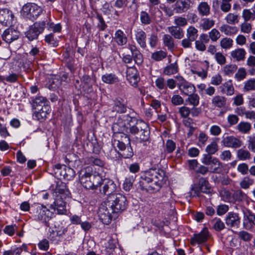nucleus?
<instances>
[{
    "label": "nucleus",
    "mask_w": 255,
    "mask_h": 255,
    "mask_svg": "<svg viewBox=\"0 0 255 255\" xmlns=\"http://www.w3.org/2000/svg\"><path fill=\"white\" fill-rule=\"evenodd\" d=\"M174 23L178 27H183L187 24V20L185 17L177 16L174 18Z\"/></svg>",
    "instance_id": "nucleus-59"
},
{
    "label": "nucleus",
    "mask_w": 255,
    "mask_h": 255,
    "mask_svg": "<svg viewBox=\"0 0 255 255\" xmlns=\"http://www.w3.org/2000/svg\"><path fill=\"white\" fill-rule=\"evenodd\" d=\"M231 56L237 61H243L245 58L246 52L244 48H238L231 52Z\"/></svg>",
    "instance_id": "nucleus-29"
},
{
    "label": "nucleus",
    "mask_w": 255,
    "mask_h": 255,
    "mask_svg": "<svg viewBox=\"0 0 255 255\" xmlns=\"http://www.w3.org/2000/svg\"><path fill=\"white\" fill-rule=\"evenodd\" d=\"M219 146L216 141H213L208 144L205 149L207 153L214 154L218 150Z\"/></svg>",
    "instance_id": "nucleus-49"
},
{
    "label": "nucleus",
    "mask_w": 255,
    "mask_h": 255,
    "mask_svg": "<svg viewBox=\"0 0 255 255\" xmlns=\"http://www.w3.org/2000/svg\"><path fill=\"white\" fill-rule=\"evenodd\" d=\"M176 148V143L172 140L168 139L165 143V151L167 153H172Z\"/></svg>",
    "instance_id": "nucleus-58"
},
{
    "label": "nucleus",
    "mask_w": 255,
    "mask_h": 255,
    "mask_svg": "<svg viewBox=\"0 0 255 255\" xmlns=\"http://www.w3.org/2000/svg\"><path fill=\"white\" fill-rule=\"evenodd\" d=\"M125 128V124L123 122L114 123L112 127V129L114 132L113 138L115 139L116 135L118 134H125L123 132Z\"/></svg>",
    "instance_id": "nucleus-35"
},
{
    "label": "nucleus",
    "mask_w": 255,
    "mask_h": 255,
    "mask_svg": "<svg viewBox=\"0 0 255 255\" xmlns=\"http://www.w3.org/2000/svg\"><path fill=\"white\" fill-rule=\"evenodd\" d=\"M165 173L160 169H150L141 176L139 183L142 190L147 192L158 190L165 181Z\"/></svg>",
    "instance_id": "nucleus-1"
},
{
    "label": "nucleus",
    "mask_w": 255,
    "mask_h": 255,
    "mask_svg": "<svg viewBox=\"0 0 255 255\" xmlns=\"http://www.w3.org/2000/svg\"><path fill=\"white\" fill-rule=\"evenodd\" d=\"M13 15L7 8L0 9V23L3 25H9L12 23Z\"/></svg>",
    "instance_id": "nucleus-17"
},
{
    "label": "nucleus",
    "mask_w": 255,
    "mask_h": 255,
    "mask_svg": "<svg viewBox=\"0 0 255 255\" xmlns=\"http://www.w3.org/2000/svg\"><path fill=\"white\" fill-rule=\"evenodd\" d=\"M254 183V180L249 176H246L243 178L240 183V187L243 189H248L250 186Z\"/></svg>",
    "instance_id": "nucleus-47"
},
{
    "label": "nucleus",
    "mask_w": 255,
    "mask_h": 255,
    "mask_svg": "<svg viewBox=\"0 0 255 255\" xmlns=\"http://www.w3.org/2000/svg\"><path fill=\"white\" fill-rule=\"evenodd\" d=\"M248 148L255 153V135L248 137Z\"/></svg>",
    "instance_id": "nucleus-64"
},
{
    "label": "nucleus",
    "mask_w": 255,
    "mask_h": 255,
    "mask_svg": "<svg viewBox=\"0 0 255 255\" xmlns=\"http://www.w3.org/2000/svg\"><path fill=\"white\" fill-rule=\"evenodd\" d=\"M225 221L229 227H238L240 224V218L238 214L230 212L226 216Z\"/></svg>",
    "instance_id": "nucleus-20"
},
{
    "label": "nucleus",
    "mask_w": 255,
    "mask_h": 255,
    "mask_svg": "<svg viewBox=\"0 0 255 255\" xmlns=\"http://www.w3.org/2000/svg\"><path fill=\"white\" fill-rule=\"evenodd\" d=\"M200 97L197 94H190L188 95V98L186 99V102H188L190 105L196 107L199 104Z\"/></svg>",
    "instance_id": "nucleus-39"
},
{
    "label": "nucleus",
    "mask_w": 255,
    "mask_h": 255,
    "mask_svg": "<svg viewBox=\"0 0 255 255\" xmlns=\"http://www.w3.org/2000/svg\"><path fill=\"white\" fill-rule=\"evenodd\" d=\"M172 104L175 106H179L183 104V98L179 95H173L171 99Z\"/></svg>",
    "instance_id": "nucleus-61"
},
{
    "label": "nucleus",
    "mask_w": 255,
    "mask_h": 255,
    "mask_svg": "<svg viewBox=\"0 0 255 255\" xmlns=\"http://www.w3.org/2000/svg\"><path fill=\"white\" fill-rule=\"evenodd\" d=\"M32 106L35 110L33 118L42 122L44 121L50 111L49 101L44 97L37 96L32 100Z\"/></svg>",
    "instance_id": "nucleus-2"
},
{
    "label": "nucleus",
    "mask_w": 255,
    "mask_h": 255,
    "mask_svg": "<svg viewBox=\"0 0 255 255\" xmlns=\"http://www.w3.org/2000/svg\"><path fill=\"white\" fill-rule=\"evenodd\" d=\"M251 128V124L247 122H241L237 127V129L243 133H249Z\"/></svg>",
    "instance_id": "nucleus-38"
},
{
    "label": "nucleus",
    "mask_w": 255,
    "mask_h": 255,
    "mask_svg": "<svg viewBox=\"0 0 255 255\" xmlns=\"http://www.w3.org/2000/svg\"><path fill=\"white\" fill-rule=\"evenodd\" d=\"M140 20L142 24H149L151 22V18L148 13L144 11H141L140 13Z\"/></svg>",
    "instance_id": "nucleus-55"
},
{
    "label": "nucleus",
    "mask_w": 255,
    "mask_h": 255,
    "mask_svg": "<svg viewBox=\"0 0 255 255\" xmlns=\"http://www.w3.org/2000/svg\"><path fill=\"white\" fill-rule=\"evenodd\" d=\"M209 165V171L211 173L220 174L222 172L223 163L217 158Z\"/></svg>",
    "instance_id": "nucleus-26"
},
{
    "label": "nucleus",
    "mask_w": 255,
    "mask_h": 255,
    "mask_svg": "<svg viewBox=\"0 0 255 255\" xmlns=\"http://www.w3.org/2000/svg\"><path fill=\"white\" fill-rule=\"evenodd\" d=\"M114 39L119 46L126 45L128 42L127 36L121 29H118L115 32Z\"/></svg>",
    "instance_id": "nucleus-24"
},
{
    "label": "nucleus",
    "mask_w": 255,
    "mask_h": 255,
    "mask_svg": "<svg viewBox=\"0 0 255 255\" xmlns=\"http://www.w3.org/2000/svg\"><path fill=\"white\" fill-rule=\"evenodd\" d=\"M112 37L109 34H105L104 37L100 40L99 46L102 48H107L109 46L112 41Z\"/></svg>",
    "instance_id": "nucleus-43"
},
{
    "label": "nucleus",
    "mask_w": 255,
    "mask_h": 255,
    "mask_svg": "<svg viewBox=\"0 0 255 255\" xmlns=\"http://www.w3.org/2000/svg\"><path fill=\"white\" fill-rule=\"evenodd\" d=\"M19 32L13 28H8L5 29L2 34V39L7 43H10L17 40L19 36Z\"/></svg>",
    "instance_id": "nucleus-15"
},
{
    "label": "nucleus",
    "mask_w": 255,
    "mask_h": 255,
    "mask_svg": "<svg viewBox=\"0 0 255 255\" xmlns=\"http://www.w3.org/2000/svg\"><path fill=\"white\" fill-rule=\"evenodd\" d=\"M65 169V179L67 180H70L72 179L75 175L74 170L70 167L67 166H63Z\"/></svg>",
    "instance_id": "nucleus-57"
},
{
    "label": "nucleus",
    "mask_w": 255,
    "mask_h": 255,
    "mask_svg": "<svg viewBox=\"0 0 255 255\" xmlns=\"http://www.w3.org/2000/svg\"><path fill=\"white\" fill-rule=\"evenodd\" d=\"M212 154L208 153L204 154L201 161L203 164L206 165H209L213 162V160L216 157H212Z\"/></svg>",
    "instance_id": "nucleus-60"
},
{
    "label": "nucleus",
    "mask_w": 255,
    "mask_h": 255,
    "mask_svg": "<svg viewBox=\"0 0 255 255\" xmlns=\"http://www.w3.org/2000/svg\"><path fill=\"white\" fill-rule=\"evenodd\" d=\"M115 147L121 151L120 154L124 158H129L133 155L132 148L130 145V140L126 134H118L113 141Z\"/></svg>",
    "instance_id": "nucleus-3"
},
{
    "label": "nucleus",
    "mask_w": 255,
    "mask_h": 255,
    "mask_svg": "<svg viewBox=\"0 0 255 255\" xmlns=\"http://www.w3.org/2000/svg\"><path fill=\"white\" fill-rule=\"evenodd\" d=\"M244 90L246 92L255 90V79H251L245 82Z\"/></svg>",
    "instance_id": "nucleus-52"
},
{
    "label": "nucleus",
    "mask_w": 255,
    "mask_h": 255,
    "mask_svg": "<svg viewBox=\"0 0 255 255\" xmlns=\"http://www.w3.org/2000/svg\"><path fill=\"white\" fill-rule=\"evenodd\" d=\"M45 41L49 45H51L52 47H56L58 45V40L53 33H50L45 35L44 38Z\"/></svg>",
    "instance_id": "nucleus-44"
},
{
    "label": "nucleus",
    "mask_w": 255,
    "mask_h": 255,
    "mask_svg": "<svg viewBox=\"0 0 255 255\" xmlns=\"http://www.w3.org/2000/svg\"><path fill=\"white\" fill-rule=\"evenodd\" d=\"M178 67L177 64L175 62L167 66L164 70V73L167 75H171L176 73L178 72Z\"/></svg>",
    "instance_id": "nucleus-41"
},
{
    "label": "nucleus",
    "mask_w": 255,
    "mask_h": 255,
    "mask_svg": "<svg viewBox=\"0 0 255 255\" xmlns=\"http://www.w3.org/2000/svg\"><path fill=\"white\" fill-rule=\"evenodd\" d=\"M247 73L244 67H240L238 69L237 73L235 75V78L238 81H240L245 79L247 76Z\"/></svg>",
    "instance_id": "nucleus-51"
},
{
    "label": "nucleus",
    "mask_w": 255,
    "mask_h": 255,
    "mask_svg": "<svg viewBox=\"0 0 255 255\" xmlns=\"http://www.w3.org/2000/svg\"><path fill=\"white\" fill-rule=\"evenodd\" d=\"M215 24V21L209 18H203L201 19L199 27L203 30L207 31Z\"/></svg>",
    "instance_id": "nucleus-32"
},
{
    "label": "nucleus",
    "mask_w": 255,
    "mask_h": 255,
    "mask_svg": "<svg viewBox=\"0 0 255 255\" xmlns=\"http://www.w3.org/2000/svg\"><path fill=\"white\" fill-rule=\"evenodd\" d=\"M240 17L238 15L229 13L225 17V20L227 23L229 24H234L237 23L239 21Z\"/></svg>",
    "instance_id": "nucleus-46"
},
{
    "label": "nucleus",
    "mask_w": 255,
    "mask_h": 255,
    "mask_svg": "<svg viewBox=\"0 0 255 255\" xmlns=\"http://www.w3.org/2000/svg\"><path fill=\"white\" fill-rule=\"evenodd\" d=\"M166 56L167 53L166 52L159 50L153 52L151 55V58L155 61H159L165 58Z\"/></svg>",
    "instance_id": "nucleus-54"
},
{
    "label": "nucleus",
    "mask_w": 255,
    "mask_h": 255,
    "mask_svg": "<svg viewBox=\"0 0 255 255\" xmlns=\"http://www.w3.org/2000/svg\"><path fill=\"white\" fill-rule=\"evenodd\" d=\"M102 80L103 82L108 84H115L119 81L118 77L113 73H106L103 75L102 77Z\"/></svg>",
    "instance_id": "nucleus-33"
},
{
    "label": "nucleus",
    "mask_w": 255,
    "mask_h": 255,
    "mask_svg": "<svg viewBox=\"0 0 255 255\" xmlns=\"http://www.w3.org/2000/svg\"><path fill=\"white\" fill-rule=\"evenodd\" d=\"M208 239V231L203 230L199 234H195L191 239V244L195 246L197 244H201L205 242Z\"/></svg>",
    "instance_id": "nucleus-21"
},
{
    "label": "nucleus",
    "mask_w": 255,
    "mask_h": 255,
    "mask_svg": "<svg viewBox=\"0 0 255 255\" xmlns=\"http://www.w3.org/2000/svg\"><path fill=\"white\" fill-rule=\"evenodd\" d=\"M135 39L137 43L142 47L145 48L146 46V35L142 29L138 28L134 31Z\"/></svg>",
    "instance_id": "nucleus-22"
},
{
    "label": "nucleus",
    "mask_w": 255,
    "mask_h": 255,
    "mask_svg": "<svg viewBox=\"0 0 255 255\" xmlns=\"http://www.w3.org/2000/svg\"><path fill=\"white\" fill-rule=\"evenodd\" d=\"M233 44V40L230 38L225 37L220 41L221 47L225 49H228L231 48Z\"/></svg>",
    "instance_id": "nucleus-53"
},
{
    "label": "nucleus",
    "mask_w": 255,
    "mask_h": 255,
    "mask_svg": "<svg viewBox=\"0 0 255 255\" xmlns=\"http://www.w3.org/2000/svg\"><path fill=\"white\" fill-rule=\"evenodd\" d=\"M112 207H108V204L105 201L102 203L98 212L100 220L104 224L108 225L113 219H116L118 216L113 212Z\"/></svg>",
    "instance_id": "nucleus-8"
},
{
    "label": "nucleus",
    "mask_w": 255,
    "mask_h": 255,
    "mask_svg": "<svg viewBox=\"0 0 255 255\" xmlns=\"http://www.w3.org/2000/svg\"><path fill=\"white\" fill-rule=\"evenodd\" d=\"M246 194L241 190H235L233 194V197L236 201H242L246 198Z\"/></svg>",
    "instance_id": "nucleus-56"
},
{
    "label": "nucleus",
    "mask_w": 255,
    "mask_h": 255,
    "mask_svg": "<svg viewBox=\"0 0 255 255\" xmlns=\"http://www.w3.org/2000/svg\"><path fill=\"white\" fill-rule=\"evenodd\" d=\"M65 197L61 195H57L53 204L50 205V208L57 210L58 214L64 215L67 213L66 202L64 200Z\"/></svg>",
    "instance_id": "nucleus-13"
},
{
    "label": "nucleus",
    "mask_w": 255,
    "mask_h": 255,
    "mask_svg": "<svg viewBox=\"0 0 255 255\" xmlns=\"http://www.w3.org/2000/svg\"><path fill=\"white\" fill-rule=\"evenodd\" d=\"M199 15L201 16H207L210 14V6L205 1L200 2L197 7Z\"/></svg>",
    "instance_id": "nucleus-27"
},
{
    "label": "nucleus",
    "mask_w": 255,
    "mask_h": 255,
    "mask_svg": "<svg viewBox=\"0 0 255 255\" xmlns=\"http://www.w3.org/2000/svg\"><path fill=\"white\" fill-rule=\"evenodd\" d=\"M105 201L108 204V207H112L113 212L118 216L119 213L126 209L128 205L126 197L121 193H116L108 196Z\"/></svg>",
    "instance_id": "nucleus-5"
},
{
    "label": "nucleus",
    "mask_w": 255,
    "mask_h": 255,
    "mask_svg": "<svg viewBox=\"0 0 255 255\" xmlns=\"http://www.w3.org/2000/svg\"><path fill=\"white\" fill-rule=\"evenodd\" d=\"M252 24L245 21L241 24V31L244 33H250L252 30Z\"/></svg>",
    "instance_id": "nucleus-62"
},
{
    "label": "nucleus",
    "mask_w": 255,
    "mask_h": 255,
    "mask_svg": "<svg viewBox=\"0 0 255 255\" xmlns=\"http://www.w3.org/2000/svg\"><path fill=\"white\" fill-rule=\"evenodd\" d=\"M212 104L217 107H224L226 104V99L224 97L221 96H216L212 99Z\"/></svg>",
    "instance_id": "nucleus-36"
},
{
    "label": "nucleus",
    "mask_w": 255,
    "mask_h": 255,
    "mask_svg": "<svg viewBox=\"0 0 255 255\" xmlns=\"http://www.w3.org/2000/svg\"><path fill=\"white\" fill-rule=\"evenodd\" d=\"M198 31L195 27L190 26L187 29L186 36L194 41L198 37Z\"/></svg>",
    "instance_id": "nucleus-42"
},
{
    "label": "nucleus",
    "mask_w": 255,
    "mask_h": 255,
    "mask_svg": "<svg viewBox=\"0 0 255 255\" xmlns=\"http://www.w3.org/2000/svg\"><path fill=\"white\" fill-rule=\"evenodd\" d=\"M155 84L159 90L166 89L164 79L161 77H158L156 79Z\"/></svg>",
    "instance_id": "nucleus-63"
},
{
    "label": "nucleus",
    "mask_w": 255,
    "mask_h": 255,
    "mask_svg": "<svg viewBox=\"0 0 255 255\" xmlns=\"http://www.w3.org/2000/svg\"><path fill=\"white\" fill-rule=\"evenodd\" d=\"M193 4L192 0H177L173 6V10L176 13L186 12Z\"/></svg>",
    "instance_id": "nucleus-14"
},
{
    "label": "nucleus",
    "mask_w": 255,
    "mask_h": 255,
    "mask_svg": "<svg viewBox=\"0 0 255 255\" xmlns=\"http://www.w3.org/2000/svg\"><path fill=\"white\" fill-rule=\"evenodd\" d=\"M238 67L236 64H228L223 67V72L226 75H231L236 71Z\"/></svg>",
    "instance_id": "nucleus-50"
},
{
    "label": "nucleus",
    "mask_w": 255,
    "mask_h": 255,
    "mask_svg": "<svg viewBox=\"0 0 255 255\" xmlns=\"http://www.w3.org/2000/svg\"><path fill=\"white\" fill-rule=\"evenodd\" d=\"M221 92L228 96H232L234 93V88L231 80H229L224 83L220 87Z\"/></svg>",
    "instance_id": "nucleus-30"
},
{
    "label": "nucleus",
    "mask_w": 255,
    "mask_h": 255,
    "mask_svg": "<svg viewBox=\"0 0 255 255\" xmlns=\"http://www.w3.org/2000/svg\"><path fill=\"white\" fill-rule=\"evenodd\" d=\"M237 157L240 160H247L251 159V154L247 149L241 148L237 151Z\"/></svg>",
    "instance_id": "nucleus-40"
},
{
    "label": "nucleus",
    "mask_w": 255,
    "mask_h": 255,
    "mask_svg": "<svg viewBox=\"0 0 255 255\" xmlns=\"http://www.w3.org/2000/svg\"><path fill=\"white\" fill-rule=\"evenodd\" d=\"M44 21L35 22L31 25L28 30L25 32V36L29 41L37 39L39 35L41 33L45 27Z\"/></svg>",
    "instance_id": "nucleus-10"
},
{
    "label": "nucleus",
    "mask_w": 255,
    "mask_h": 255,
    "mask_svg": "<svg viewBox=\"0 0 255 255\" xmlns=\"http://www.w3.org/2000/svg\"><path fill=\"white\" fill-rule=\"evenodd\" d=\"M127 79L131 86L136 87L140 79L136 69L134 67L128 68L127 70Z\"/></svg>",
    "instance_id": "nucleus-18"
},
{
    "label": "nucleus",
    "mask_w": 255,
    "mask_h": 255,
    "mask_svg": "<svg viewBox=\"0 0 255 255\" xmlns=\"http://www.w3.org/2000/svg\"><path fill=\"white\" fill-rule=\"evenodd\" d=\"M69 193L65 183L61 181L57 182L53 192L54 196H56L57 195H61L62 197H66Z\"/></svg>",
    "instance_id": "nucleus-25"
},
{
    "label": "nucleus",
    "mask_w": 255,
    "mask_h": 255,
    "mask_svg": "<svg viewBox=\"0 0 255 255\" xmlns=\"http://www.w3.org/2000/svg\"><path fill=\"white\" fill-rule=\"evenodd\" d=\"M211 195L214 194V190L206 178L202 177L199 179L198 186L192 185L189 192L190 197H200V193Z\"/></svg>",
    "instance_id": "nucleus-6"
},
{
    "label": "nucleus",
    "mask_w": 255,
    "mask_h": 255,
    "mask_svg": "<svg viewBox=\"0 0 255 255\" xmlns=\"http://www.w3.org/2000/svg\"><path fill=\"white\" fill-rule=\"evenodd\" d=\"M127 110V107L123 100L117 99L114 101V104L112 108V112L121 114L125 113Z\"/></svg>",
    "instance_id": "nucleus-23"
},
{
    "label": "nucleus",
    "mask_w": 255,
    "mask_h": 255,
    "mask_svg": "<svg viewBox=\"0 0 255 255\" xmlns=\"http://www.w3.org/2000/svg\"><path fill=\"white\" fill-rule=\"evenodd\" d=\"M61 81L58 76H52L49 79L48 82L46 84L47 87L51 90H55L60 85Z\"/></svg>",
    "instance_id": "nucleus-34"
},
{
    "label": "nucleus",
    "mask_w": 255,
    "mask_h": 255,
    "mask_svg": "<svg viewBox=\"0 0 255 255\" xmlns=\"http://www.w3.org/2000/svg\"><path fill=\"white\" fill-rule=\"evenodd\" d=\"M42 11V8L36 4L27 3L23 6L21 12L23 16L33 21L38 17Z\"/></svg>",
    "instance_id": "nucleus-9"
},
{
    "label": "nucleus",
    "mask_w": 255,
    "mask_h": 255,
    "mask_svg": "<svg viewBox=\"0 0 255 255\" xmlns=\"http://www.w3.org/2000/svg\"><path fill=\"white\" fill-rule=\"evenodd\" d=\"M54 214L46 206L37 205L33 212L34 219L44 224L46 227L49 226V221L53 217Z\"/></svg>",
    "instance_id": "nucleus-7"
},
{
    "label": "nucleus",
    "mask_w": 255,
    "mask_h": 255,
    "mask_svg": "<svg viewBox=\"0 0 255 255\" xmlns=\"http://www.w3.org/2000/svg\"><path fill=\"white\" fill-rule=\"evenodd\" d=\"M224 146L237 148L242 145V141L234 136H223L221 141Z\"/></svg>",
    "instance_id": "nucleus-16"
},
{
    "label": "nucleus",
    "mask_w": 255,
    "mask_h": 255,
    "mask_svg": "<svg viewBox=\"0 0 255 255\" xmlns=\"http://www.w3.org/2000/svg\"><path fill=\"white\" fill-rule=\"evenodd\" d=\"M219 29L221 32L226 35H233L238 32V28L237 26H230L227 24L222 25L219 27Z\"/></svg>",
    "instance_id": "nucleus-28"
},
{
    "label": "nucleus",
    "mask_w": 255,
    "mask_h": 255,
    "mask_svg": "<svg viewBox=\"0 0 255 255\" xmlns=\"http://www.w3.org/2000/svg\"><path fill=\"white\" fill-rule=\"evenodd\" d=\"M163 44L166 46L168 50H171L174 47V39L172 36L169 34H164L162 38Z\"/></svg>",
    "instance_id": "nucleus-37"
},
{
    "label": "nucleus",
    "mask_w": 255,
    "mask_h": 255,
    "mask_svg": "<svg viewBox=\"0 0 255 255\" xmlns=\"http://www.w3.org/2000/svg\"><path fill=\"white\" fill-rule=\"evenodd\" d=\"M134 177L132 175L127 177L123 183V188L125 191H129L132 187Z\"/></svg>",
    "instance_id": "nucleus-45"
},
{
    "label": "nucleus",
    "mask_w": 255,
    "mask_h": 255,
    "mask_svg": "<svg viewBox=\"0 0 255 255\" xmlns=\"http://www.w3.org/2000/svg\"><path fill=\"white\" fill-rule=\"evenodd\" d=\"M129 132L134 136L137 142L146 141L149 138V128L142 121H137L136 124L129 128Z\"/></svg>",
    "instance_id": "nucleus-4"
},
{
    "label": "nucleus",
    "mask_w": 255,
    "mask_h": 255,
    "mask_svg": "<svg viewBox=\"0 0 255 255\" xmlns=\"http://www.w3.org/2000/svg\"><path fill=\"white\" fill-rule=\"evenodd\" d=\"M168 32L171 34V36H173L176 39H181L184 36L183 30L180 27L177 26H171L168 27Z\"/></svg>",
    "instance_id": "nucleus-31"
},
{
    "label": "nucleus",
    "mask_w": 255,
    "mask_h": 255,
    "mask_svg": "<svg viewBox=\"0 0 255 255\" xmlns=\"http://www.w3.org/2000/svg\"><path fill=\"white\" fill-rule=\"evenodd\" d=\"M176 78L178 80L177 86L182 95L188 96L196 92V88L192 83L181 76L177 77Z\"/></svg>",
    "instance_id": "nucleus-11"
},
{
    "label": "nucleus",
    "mask_w": 255,
    "mask_h": 255,
    "mask_svg": "<svg viewBox=\"0 0 255 255\" xmlns=\"http://www.w3.org/2000/svg\"><path fill=\"white\" fill-rule=\"evenodd\" d=\"M102 185V192L104 194L109 196L115 194L113 193L116 190L117 186L113 180L105 178L103 181Z\"/></svg>",
    "instance_id": "nucleus-19"
},
{
    "label": "nucleus",
    "mask_w": 255,
    "mask_h": 255,
    "mask_svg": "<svg viewBox=\"0 0 255 255\" xmlns=\"http://www.w3.org/2000/svg\"><path fill=\"white\" fill-rule=\"evenodd\" d=\"M101 176L97 173L92 174V182L93 183V189H97L98 187L101 186L103 184V181Z\"/></svg>",
    "instance_id": "nucleus-48"
},
{
    "label": "nucleus",
    "mask_w": 255,
    "mask_h": 255,
    "mask_svg": "<svg viewBox=\"0 0 255 255\" xmlns=\"http://www.w3.org/2000/svg\"><path fill=\"white\" fill-rule=\"evenodd\" d=\"M92 169L90 167H87L82 170L79 174L81 184L86 189H93L92 182Z\"/></svg>",
    "instance_id": "nucleus-12"
}]
</instances>
